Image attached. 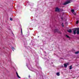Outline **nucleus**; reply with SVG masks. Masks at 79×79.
I'll return each mask as SVG.
<instances>
[{"label": "nucleus", "instance_id": "nucleus-1", "mask_svg": "<svg viewBox=\"0 0 79 79\" xmlns=\"http://www.w3.org/2000/svg\"><path fill=\"white\" fill-rule=\"evenodd\" d=\"M55 11L56 12H60L61 11V9H59L58 7H56L55 9Z\"/></svg>", "mask_w": 79, "mask_h": 79}, {"label": "nucleus", "instance_id": "nucleus-2", "mask_svg": "<svg viewBox=\"0 0 79 79\" xmlns=\"http://www.w3.org/2000/svg\"><path fill=\"white\" fill-rule=\"evenodd\" d=\"M58 32V33H59V34H61V32L60 31H58V30L57 29H55L54 30V32L55 33L56 32Z\"/></svg>", "mask_w": 79, "mask_h": 79}, {"label": "nucleus", "instance_id": "nucleus-3", "mask_svg": "<svg viewBox=\"0 0 79 79\" xmlns=\"http://www.w3.org/2000/svg\"><path fill=\"white\" fill-rule=\"evenodd\" d=\"M77 28H74L73 29L74 34H76V31H77Z\"/></svg>", "mask_w": 79, "mask_h": 79}, {"label": "nucleus", "instance_id": "nucleus-4", "mask_svg": "<svg viewBox=\"0 0 79 79\" xmlns=\"http://www.w3.org/2000/svg\"><path fill=\"white\" fill-rule=\"evenodd\" d=\"M71 3V2L69 1L64 3L63 5H67V4H68V3Z\"/></svg>", "mask_w": 79, "mask_h": 79}, {"label": "nucleus", "instance_id": "nucleus-5", "mask_svg": "<svg viewBox=\"0 0 79 79\" xmlns=\"http://www.w3.org/2000/svg\"><path fill=\"white\" fill-rule=\"evenodd\" d=\"M77 34L78 35L79 34V28H77Z\"/></svg>", "mask_w": 79, "mask_h": 79}, {"label": "nucleus", "instance_id": "nucleus-6", "mask_svg": "<svg viewBox=\"0 0 79 79\" xmlns=\"http://www.w3.org/2000/svg\"><path fill=\"white\" fill-rule=\"evenodd\" d=\"M67 31H68V32H69V33H71V32H72V30H71V29H69L67 30Z\"/></svg>", "mask_w": 79, "mask_h": 79}, {"label": "nucleus", "instance_id": "nucleus-7", "mask_svg": "<svg viewBox=\"0 0 79 79\" xmlns=\"http://www.w3.org/2000/svg\"><path fill=\"white\" fill-rule=\"evenodd\" d=\"M16 74L17 75V76L19 78H21V77L19 76V75H18V73L17 72H16Z\"/></svg>", "mask_w": 79, "mask_h": 79}, {"label": "nucleus", "instance_id": "nucleus-8", "mask_svg": "<svg viewBox=\"0 0 79 79\" xmlns=\"http://www.w3.org/2000/svg\"><path fill=\"white\" fill-rule=\"evenodd\" d=\"M56 74L57 76H60V73L58 72L56 73Z\"/></svg>", "mask_w": 79, "mask_h": 79}, {"label": "nucleus", "instance_id": "nucleus-9", "mask_svg": "<svg viewBox=\"0 0 79 79\" xmlns=\"http://www.w3.org/2000/svg\"><path fill=\"white\" fill-rule=\"evenodd\" d=\"M64 66L65 68H66V67H67V65H66V64H64Z\"/></svg>", "mask_w": 79, "mask_h": 79}, {"label": "nucleus", "instance_id": "nucleus-10", "mask_svg": "<svg viewBox=\"0 0 79 79\" xmlns=\"http://www.w3.org/2000/svg\"><path fill=\"white\" fill-rule=\"evenodd\" d=\"M66 37H67V38H70L69 36L68 35H66Z\"/></svg>", "mask_w": 79, "mask_h": 79}, {"label": "nucleus", "instance_id": "nucleus-11", "mask_svg": "<svg viewBox=\"0 0 79 79\" xmlns=\"http://www.w3.org/2000/svg\"><path fill=\"white\" fill-rule=\"evenodd\" d=\"M69 67V69H72V65H71Z\"/></svg>", "mask_w": 79, "mask_h": 79}, {"label": "nucleus", "instance_id": "nucleus-12", "mask_svg": "<svg viewBox=\"0 0 79 79\" xmlns=\"http://www.w3.org/2000/svg\"><path fill=\"white\" fill-rule=\"evenodd\" d=\"M79 51H77V52H75V54H78V53H79Z\"/></svg>", "mask_w": 79, "mask_h": 79}, {"label": "nucleus", "instance_id": "nucleus-13", "mask_svg": "<svg viewBox=\"0 0 79 79\" xmlns=\"http://www.w3.org/2000/svg\"><path fill=\"white\" fill-rule=\"evenodd\" d=\"M71 11L72 12V13H73V12H74V10L72 9L71 10Z\"/></svg>", "mask_w": 79, "mask_h": 79}, {"label": "nucleus", "instance_id": "nucleus-14", "mask_svg": "<svg viewBox=\"0 0 79 79\" xmlns=\"http://www.w3.org/2000/svg\"><path fill=\"white\" fill-rule=\"evenodd\" d=\"M21 33L22 34H23V30H22V28H21Z\"/></svg>", "mask_w": 79, "mask_h": 79}, {"label": "nucleus", "instance_id": "nucleus-15", "mask_svg": "<svg viewBox=\"0 0 79 79\" xmlns=\"http://www.w3.org/2000/svg\"><path fill=\"white\" fill-rule=\"evenodd\" d=\"M78 23H79V20H77L76 22V24H78Z\"/></svg>", "mask_w": 79, "mask_h": 79}, {"label": "nucleus", "instance_id": "nucleus-16", "mask_svg": "<svg viewBox=\"0 0 79 79\" xmlns=\"http://www.w3.org/2000/svg\"><path fill=\"white\" fill-rule=\"evenodd\" d=\"M69 63H67V64H66L67 66H68V65H69Z\"/></svg>", "mask_w": 79, "mask_h": 79}, {"label": "nucleus", "instance_id": "nucleus-17", "mask_svg": "<svg viewBox=\"0 0 79 79\" xmlns=\"http://www.w3.org/2000/svg\"><path fill=\"white\" fill-rule=\"evenodd\" d=\"M62 27H64V25H63V23H62Z\"/></svg>", "mask_w": 79, "mask_h": 79}, {"label": "nucleus", "instance_id": "nucleus-18", "mask_svg": "<svg viewBox=\"0 0 79 79\" xmlns=\"http://www.w3.org/2000/svg\"><path fill=\"white\" fill-rule=\"evenodd\" d=\"M10 21H12L13 20V19L12 18H10Z\"/></svg>", "mask_w": 79, "mask_h": 79}, {"label": "nucleus", "instance_id": "nucleus-19", "mask_svg": "<svg viewBox=\"0 0 79 79\" xmlns=\"http://www.w3.org/2000/svg\"><path fill=\"white\" fill-rule=\"evenodd\" d=\"M12 48L13 49H14V48L12 47Z\"/></svg>", "mask_w": 79, "mask_h": 79}, {"label": "nucleus", "instance_id": "nucleus-20", "mask_svg": "<svg viewBox=\"0 0 79 79\" xmlns=\"http://www.w3.org/2000/svg\"><path fill=\"white\" fill-rule=\"evenodd\" d=\"M61 11H63V9H62V10H61Z\"/></svg>", "mask_w": 79, "mask_h": 79}, {"label": "nucleus", "instance_id": "nucleus-21", "mask_svg": "<svg viewBox=\"0 0 79 79\" xmlns=\"http://www.w3.org/2000/svg\"><path fill=\"white\" fill-rule=\"evenodd\" d=\"M30 77V75H29V77Z\"/></svg>", "mask_w": 79, "mask_h": 79}, {"label": "nucleus", "instance_id": "nucleus-22", "mask_svg": "<svg viewBox=\"0 0 79 79\" xmlns=\"http://www.w3.org/2000/svg\"><path fill=\"white\" fill-rule=\"evenodd\" d=\"M74 15H76V13L74 14Z\"/></svg>", "mask_w": 79, "mask_h": 79}]
</instances>
